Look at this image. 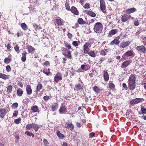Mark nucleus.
<instances>
[{"label": "nucleus", "mask_w": 146, "mask_h": 146, "mask_svg": "<svg viewBox=\"0 0 146 146\" xmlns=\"http://www.w3.org/2000/svg\"><path fill=\"white\" fill-rule=\"evenodd\" d=\"M28 51L29 53H34L35 51V49L34 48L31 46L28 45L27 46Z\"/></svg>", "instance_id": "nucleus-22"}, {"label": "nucleus", "mask_w": 146, "mask_h": 146, "mask_svg": "<svg viewBox=\"0 0 146 146\" xmlns=\"http://www.w3.org/2000/svg\"><path fill=\"white\" fill-rule=\"evenodd\" d=\"M9 78V75H7L3 74L0 73V78L4 80H7Z\"/></svg>", "instance_id": "nucleus-25"}, {"label": "nucleus", "mask_w": 146, "mask_h": 146, "mask_svg": "<svg viewBox=\"0 0 146 146\" xmlns=\"http://www.w3.org/2000/svg\"><path fill=\"white\" fill-rule=\"evenodd\" d=\"M62 54L64 56L68 58H70L71 56V52L69 51H68L67 52L65 51L62 50Z\"/></svg>", "instance_id": "nucleus-23"}, {"label": "nucleus", "mask_w": 146, "mask_h": 146, "mask_svg": "<svg viewBox=\"0 0 146 146\" xmlns=\"http://www.w3.org/2000/svg\"><path fill=\"white\" fill-rule=\"evenodd\" d=\"M100 8L101 10L103 12L105 13V10L106 9L105 2L104 0H100Z\"/></svg>", "instance_id": "nucleus-9"}, {"label": "nucleus", "mask_w": 146, "mask_h": 146, "mask_svg": "<svg viewBox=\"0 0 146 146\" xmlns=\"http://www.w3.org/2000/svg\"><path fill=\"white\" fill-rule=\"evenodd\" d=\"M65 47L68 49H71V47L69 43L66 42L65 43Z\"/></svg>", "instance_id": "nucleus-45"}, {"label": "nucleus", "mask_w": 146, "mask_h": 146, "mask_svg": "<svg viewBox=\"0 0 146 146\" xmlns=\"http://www.w3.org/2000/svg\"><path fill=\"white\" fill-rule=\"evenodd\" d=\"M32 124H28L26 126V128L28 130H30L31 128H32Z\"/></svg>", "instance_id": "nucleus-48"}, {"label": "nucleus", "mask_w": 146, "mask_h": 146, "mask_svg": "<svg viewBox=\"0 0 146 146\" xmlns=\"http://www.w3.org/2000/svg\"><path fill=\"white\" fill-rule=\"evenodd\" d=\"M32 127L33 128L35 131L36 132L38 131V129L39 128V127L38 126V125L35 124H32Z\"/></svg>", "instance_id": "nucleus-31"}, {"label": "nucleus", "mask_w": 146, "mask_h": 146, "mask_svg": "<svg viewBox=\"0 0 146 146\" xmlns=\"http://www.w3.org/2000/svg\"><path fill=\"white\" fill-rule=\"evenodd\" d=\"M79 83L78 84L76 85L75 88H76L78 90L80 91H83V89L82 88L83 87V84L82 81L80 80V78H79Z\"/></svg>", "instance_id": "nucleus-5"}, {"label": "nucleus", "mask_w": 146, "mask_h": 146, "mask_svg": "<svg viewBox=\"0 0 146 146\" xmlns=\"http://www.w3.org/2000/svg\"><path fill=\"white\" fill-rule=\"evenodd\" d=\"M14 49L17 52H18L19 50V47L17 45H16L14 47Z\"/></svg>", "instance_id": "nucleus-49"}, {"label": "nucleus", "mask_w": 146, "mask_h": 146, "mask_svg": "<svg viewBox=\"0 0 146 146\" xmlns=\"http://www.w3.org/2000/svg\"><path fill=\"white\" fill-rule=\"evenodd\" d=\"M21 26L23 29L25 31L27 30L28 29L27 26L25 23H22L21 24Z\"/></svg>", "instance_id": "nucleus-32"}, {"label": "nucleus", "mask_w": 146, "mask_h": 146, "mask_svg": "<svg viewBox=\"0 0 146 146\" xmlns=\"http://www.w3.org/2000/svg\"><path fill=\"white\" fill-rule=\"evenodd\" d=\"M67 36L68 38L70 39L72 37V35L70 33H68L67 34Z\"/></svg>", "instance_id": "nucleus-55"}, {"label": "nucleus", "mask_w": 146, "mask_h": 146, "mask_svg": "<svg viewBox=\"0 0 146 146\" xmlns=\"http://www.w3.org/2000/svg\"><path fill=\"white\" fill-rule=\"evenodd\" d=\"M85 13L92 17H95L96 16V14L91 11L85 10Z\"/></svg>", "instance_id": "nucleus-16"}, {"label": "nucleus", "mask_w": 146, "mask_h": 146, "mask_svg": "<svg viewBox=\"0 0 146 146\" xmlns=\"http://www.w3.org/2000/svg\"><path fill=\"white\" fill-rule=\"evenodd\" d=\"M136 10V9L134 7H132L127 9L125 11V13L127 14L135 12Z\"/></svg>", "instance_id": "nucleus-19"}, {"label": "nucleus", "mask_w": 146, "mask_h": 146, "mask_svg": "<svg viewBox=\"0 0 146 146\" xmlns=\"http://www.w3.org/2000/svg\"><path fill=\"white\" fill-rule=\"evenodd\" d=\"M121 21L123 22H125L128 20V19L127 16V14H124L123 15H122L121 17Z\"/></svg>", "instance_id": "nucleus-27"}, {"label": "nucleus", "mask_w": 146, "mask_h": 146, "mask_svg": "<svg viewBox=\"0 0 146 146\" xmlns=\"http://www.w3.org/2000/svg\"><path fill=\"white\" fill-rule=\"evenodd\" d=\"M59 111L60 114L65 113L67 111L66 106L64 105H62L60 106Z\"/></svg>", "instance_id": "nucleus-6"}, {"label": "nucleus", "mask_w": 146, "mask_h": 146, "mask_svg": "<svg viewBox=\"0 0 146 146\" xmlns=\"http://www.w3.org/2000/svg\"><path fill=\"white\" fill-rule=\"evenodd\" d=\"M120 38L119 36L115 38L110 43V45H113L115 44L116 45H118L120 42V41L119 40Z\"/></svg>", "instance_id": "nucleus-8"}, {"label": "nucleus", "mask_w": 146, "mask_h": 146, "mask_svg": "<svg viewBox=\"0 0 146 146\" xmlns=\"http://www.w3.org/2000/svg\"><path fill=\"white\" fill-rule=\"evenodd\" d=\"M134 21V25L136 26H138L139 25V21L136 20Z\"/></svg>", "instance_id": "nucleus-53"}, {"label": "nucleus", "mask_w": 146, "mask_h": 146, "mask_svg": "<svg viewBox=\"0 0 146 146\" xmlns=\"http://www.w3.org/2000/svg\"><path fill=\"white\" fill-rule=\"evenodd\" d=\"M85 9L89 8L90 7V5L88 3H86L84 6Z\"/></svg>", "instance_id": "nucleus-52"}, {"label": "nucleus", "mask_w": 146, "mask_h": 146, "mask_svg": "<svg viewBox=\"0 0 146 146\" xmlns=\"http://www.w3.org/2000/svg\"><path fill=\"white\" fill-rule=\"evenodd\" d=\"M27 53L25 51L22 53V56L21 58V60L23 62H25V61L26 59V56Z\"/></svg>", "instance_id": "nucleus-26"}, {"label": "nucleus", "mask_w": 146, "mask_h": 146, "mask_svg": "<svg viewBox=\"0 0 146 146\" xmlns=\"http://www.w3.org/2000/svg\"><path fill=\"white\" fill-rule=\"evenodd\" d=\"M71 12L73 13L74 14L76 15H78L79 14V12L77 9L75 7L73 6L70 9Z\"/></svg>", "instance_id": "nucleus-20"}, {"label": "nucleus", "mask_w": 146, "mask_h": 146, "mask_svg": "<svg viewBox=\"0 0 146 146\" xmlns=\"http://www.w3.org/2000/svg\"><path fill=\"white\" fill-rule=\"evenodd\" d=\"M141 111L142 112V113L144 114H146V108L144 106H141Z\"/></svg>", "instance_id": "nucleus-40"}, {"label": "nucleus", "mask_w": 146, "mask_h": 146, "mask_svg": "<svg viewBox=\"0 0 146 146\" xmlns=\"http://www.w3.org/2000/svg\"><path fill=\"white\" fill-rule=\"evenodd\" d=\"M102 29L103 26L100 22H98L94 24V30L96 33H100Z\"/></svg>", "instance_id": "nucleus-2"}, {"label": "nucleus", "mask_w": 146, "mask_h": 146, "mask_svg": "<svg viewBox=\"0 0 146 146\" xmlns=\"http://www.w3.org/2000/svg\"><path fill=\"white\" fill-rule=\"evenodd\" d=\"M26 90L27 91H32L31 86L29 85L27 86Z\"/></svg>", "instance_id": "nucleus-47"}, {"label": "nucleus", "mask_w": 146, "mask_h": 146, "mask_svg": "<svg viewBox=\"0 0 146 146\" xmlns=\"http://www.w3.org/2000/svg\"><path fill=\"white\" fill-rule=\"evenodd\" d=\"M65 7H66V9L67 10H70V7L69 5V4L67 3H66L65 4Z\"/></svg>", "instance_id": "nucleus-50"}, {"label": "nucleus", "mask_w": 146, "mask_h": 146, "mask_svg": "<svg viewBox=\"0 0 146 146\" xmlns=\"http://www.w3.org/2000/svg\"><path fill=\"white\" fill-rule=\"evenodd\" d=\"M33 26L36 31L37 29L39 30L41 29L40 26L37 25L36 23H33Z\"/></svg>", "instance_id": "nucleus-29"}, {"label": "nucleus", "mask_w": 146, "mask_h": 146, "mask_svg": "<svg viewBox=\"0 0 146 146\" xmlns=\"http://www.w3.org/2000/svg\"><path fill=\"white\" fill-rule=\"evenodd\" d=\"M50 69H48V70L44 69L43 70V72L46 75L48 76L50 74V72L49 71Z\"/></svg>", "instance_id": "nucleus-34"}, {"label": "nucleus", "mask_w": 146, "mask_h": 146, "mask_svg": "<svg viewBox=\"0 0 146 146\" xmlns=\"http://www.w3.org/2000/svg\"><path fill=\"white\" fill-rule=\"evenodd\" d=\"M108 51L106 49H104L101 51L100 52V54L102 56H105L106 54Z\"/></svg>", "instance_id": "nucleus-36"}, {"label": "nucleus", "mask_w": 146, "mask_h": 146, "mask_svg": "<svg viewBox=\"0 0 146 146\" xmlns=\"http://www.w3.org/2000/svg\"><path fill=\"white\" fill-rule=\"evenodd\" d=\"M65 127L70 130H72L74 128V125L72 122H66Z\"/></svg>", "instance_id": "nucleus-11"}, {"label": "nucleus", "mask_w": 146, "mask_h": 146, "mask_svg": "<svg viewBox=\"0 0 146 146\" xmlns=\"http://www.w3.org/2000/svg\"><path fill=\"white\" fill-rule=\"evenodd\" d=\"M21 118L20 117H19L17 119H15L14 120V122L16 124H19L21 123Z\"/></svg>", "instance_id": "nucleus-43"}, {"label": "nucleus", "mask_w": 146, "mask_h": 146, "mask_svg": "<svg viewBox=\"0 0 146 146\" xmlns=\"http://www.w3.org/2000/svg\"><path fill=\"white\" fill-rule=\"evenodd\" d=\"M78 22L80 25H84L86 23V22L83 20V19L81 18H79L78 20Z\"/></svg>", "instance_id": "nucleus-28"}, {"label": "nucleus", "mask_w": 146, "mask_h": 146, "mask_svg": "<svg viewBox=\"0 0 146 146\" xmlns=\"http://www.w3.org/2000/svg\"><path fill=\"white\" fill-rule=\"evenodd\" d=\"M11 59L7 57L5 58L4 61V62L5 63L7 64L11 62Z\"/></svg>", "instance_id": "nucleus-42"}, {"label": "nucleus", "mask_w": 146, "mask_h": 146, "mask_svg": "<svg viewBox=\"0 0 146 146\" xmlns=\"http://www.w3.org/2000/svg\"><path fill=\"white\" fill-rule=\"evenodd\" d=\"M58 108V106L57 104H56L55 105H53L52 106L51 108L52 111H55Z\"/></svg>", "instance_id": "nucleus-37"}, {"label": "nucleus", "mask_w": 146, "mask_h": 146, "mask_svg": "<svg viewBox=\"0 0 146 146\" xmlns=\"http://www.w3.org/2000/svg\"><path fill=\"white\" fill-rule=\"evenodd\" d=\"M62 74L59 72H58L54 78V81L56 82H58L60 81L61 80L62 78Z\"/></svg>", "instance_id": "nucleus-4"}, {"label": "nucleus", "mask_w": 146, "mask_h": 146, "mask_svg": "<svg viewBox=\"0 0 146 146\" xmlns=\"http://www.w3.org/2000/svg\"><path fill=\"white\" fill-rule=\"evenodd\" d=\"M55 22L59 26H61L63 25L64 22L61 19H56Z\"/></svg>", "instance_id": "nucleus-21"}, {"label": "nucleus", "mask_w": 146, "mask_h": 146, "mask_svg": "<svg viewBox=\"0 0 146 146\" xmlns=\"http://www.w3.org/2000/svg\"><path fill=\"white\" fill-rule=\"evenodd\" d=\"M12 87L11 86H9L7 88V90L9 91H11L12 90Z\"/></svg>", "instance_id": "nucleus-56"}, {"label": "nucleus", "mask_w": 146, "mask_h": 146, "mask_svg": "<svg viewBox=\"0 0 146 146\" xmlns=\"http://www.w3.org/2000/svg\"><path fill=\"white\" fill-rule=\"evenodd\" d=\"M92 43L90 42H86L83 46V51L84 54H86L89 51Z\"/></svg>", "instance_id": "nucleus-3"}, {"label": "nucleus", "mask_w": 146, "mask_h": 146, "mask_svg": "<svg viewBox=\"0 0 146 146\" xmlns=\"http://www.w3.org/2000/svg\"><path fill=\"white\" fill-rule=\"evenodd\" d=\"M136 49L143 53L146 52V48L143 45L137 46L136 47Z\"/></svg>", "instance_id": "nucleus-12"}, {"label": "nucleus", "mask_w": 146, "mask_h": 146, "mask_svg": "<svg viewBox=\"0 0 146 146\" xmlns=\"http://www.w3.org/2000/svg\"><path fill=\"white\" fill-rule=\"evenodd\" d=\"M71 70H72V71H71V72H70V75L73 76L74 74V72L73 71V68H71Z\"/></svg>", "instance_id": "nucleus-60"}, {"label": "nucleus", "mask_w": 146, "mask_h": 146, "mask_svg": "<svg viewBox=\"0 0 146 146\" xmlns=\"http://www.w3.org/2000/svg\"><path fill=\"white\" fill-rule=\"evenodd\" d=\"M89 54L90 56L94 57L96 56V54L93 51H90V52L88 51V53H87Z\"/></svg>", "instance_id": "nucleus-30"}, {"label": "nucleus", "mask_w": 146, "mask_h": 146, "mask_svg": "<svg viewBox=\"0 0 146 146\" xmlns=\"http://www.w3.org/2000/svg\"><path fill=\"white\" fill-rule=\"evenodd\" d=\"M131 62L132 61L131 60H126L122 64L121 66L122 68H125L129 66Z\"/></svg>", "instance_id": "nucleus-10"}, {"label": "nucleus", "mask_w": 146, "mask_h": 146, "mask_svg": "<svg viewBox=\"0 0 146 146\" xmlns=\"http://www.w3.org/2000/svg\"><path fill=\"white\" fill-rule=\"evenodd\" d=\"M122 86L123 88H124L125 89H127V85L125 83H123L122 84Z\"/></svg>", "instance_id": "nucleus-62"}, {"label": "nucleus", "mask_w": 146, "mask_h": 146, "mask_svg": "<svg viewBox=\"0 0 146 146\" xmlns=\"http://www.w3.org/2000/svg\"><path fill=\"white\" fill-rule=\"evenodd\" d=\"M105 60V58H104L102 57L100 59L99 62L100 63L102 62L103 61Z\"/></svg>", "instance_id": "nucleus-64"}, {"label": "nucleus", "mask_w": 146, "mask_h": 146, "mask_svg": "<svg viewBox=\"0 0 146 146\" xmlns=\"http://www.w3.org/2000/svg\"><path fill=\"white\" fill-rule=\"evenodd\" d=\"M23 94V92H17V95L19 96H21Z\"/></svg>", "instance_id": "nucleus-59"}, {"label": "nucleus", "mask_w": 146, "mask_h": 146, "mask_svg": "<svg viewBox=\"0 0 146 146\" xmlns=\"http://www.w3.org/2000/svg\"><path fill=\"white\" fill-rule=\"evenodd\" d=\"M135 74H131L129 76L128 83L129 85V88L131 90H134L135 86Z\"/></svg>", "instance_id": "nucleus-1"}, {"label": "nucleus", "mask_w": 146, "mask_h": 146, "mask_svg": "<svg viewBox=\"0 0 146 146\" xmlns=\"http://www.w3.org/2000/svg\"><path fill=\"white\" fill-rule=\"evenodd\" d=\"M134 53L132 50H131L126 52L123 55V56L126 57L134 56L133 55Z\"/></svg>", "instance_id": "nucleus-14"}, {"label": "nucleus", "mask_w": 146, "mask_h": 146, "mask_svg": "<svg viewBox=\"0 0 146 146\" xmlns=\"http://www.w3.org/2000/svg\"><path fill=\"white\" fill-rule=\"evenodd\" d=\"M56 134L60 138L62 139L64 137V135L61 133L59 131H57Z\"/></svg>", "instance_id": "nucleus-35"}, {"label": "nucleus", "mask_w": 146, "mask_h": 146, "mask_svg": "<svg viewBox=\"0 0 146 146\" xmlns=\"http://www.w3.org/2000/svg\"><path fill=\"white\" fill-rule=\"evenodd\" d=\"M81 68L83 70H87L90 68V66L88 64L85 63L81 65Z\"/></svg>", "instance_id": "nucleus-15"}, {"label": "nucleus", "mask_w": 146, "mask_h": 146, "mask_svg": "<svg viewBox=\"0 0 146 146\" xmlns=\"http://www.w3.org/2000/svg\"><path fill=\"white\" fill-rule=\"evenodd\" d=\"M43 142L45 146L47 145L48 144V143L47 140L45 139H44L43 140Z\"/></svg>", "instance_id": "nucleus-58"}, {"label": "nucleus", "mask_w": 146, "mask_h": 146, "mask_svg": "<svg viewBox=\"0 0 146 146\" xmlns=\"http://www.w3.org/2000/svg\"><path fill=\"white\" fill-rule=\"evenodd\" d=\"M6 113V110L4 109H0V116L2 118H4Z\"/></svg>", "instance_id": "nucleus-18"}, {"label": "nucleus", "mask_w": 146, "mask_h": 146, "mask_svg": "<svg viewBox=\"0 0 146 146\" xmlns=\"http://www.w3.org/2000/svg\"><path fill=\"white\" fill-rule=\"evenodd\" d=\"M93 90L94 91H98L99 90V88L98 87L96 86H95L93 88Z\"/></svg>", "instance_id": "nucleus-57"}, {"label": "nucleus", "mask_w": 146, "mask_h": 146, "mask_svg": "<svg viewBox=\"0 0 146 146\" xmlns=\"http://www.w3.org/2000/svg\"><path fill=\"white\" fill-rule=\"evenodd\" d=\"M43 99L44 100H48L49 99V96H44Z\"/></svg>", "instance_id": "nucleus-61"}, {"label": "nucleus", "mask_w": 146, "mask_h": 146, "mask_svg": "<svg viewBox=\"0 0 146 146\" xmlns=\"http://www.w3.org/2000/svg\"><path fill=\"white\" fill-rule=\"evenodd\" d=\"M130 43V42L128 41H126L125 42H122L120 44V46L123 48H125L129 46Z\"/></svg>", "instance_id": "nucleus-17"}, {"label": "nucleus", "mask_w": 146, "mask_h": 146, "mask_svg": "<svg viewBox=\"0 0 146 146\" xmlns=\"http://www.w3.org/2000/svg\"><path fill=\"white\" fill-rule=\"evenodd\" d=\"M109 88H110V89H111L112 90H113V88L115 87V85L111 82H109Z\"/></svg>", "instance_id": "nucleus-39"}, {"label": "nucleus", "mask_w": 146, "mask_h": 146, "mask_svg": "<svg viewBox=\"0 0 146 146\" xmlns=\"http://www.w3.org/2000/svg\"><path fill=\"white\" fill-rule=\"evenodd\" d=\"M118 32V30L116 29L111 30L109 31L108 36L109 37H111L112 35L116 34Z\"/></svg>", "instance_id": "nucleus-13"}, {"label": "nucleus", "mask_w": 146, "mask_h": 146, "mask_svg": "<svg viewBox=\"0 0 146 146\" xmlns=\"http://www.w3.org/2000/svg\"><path fill=\"white\" fill-rule=\"evenodd\" d=\"M18 114V112L17 111L15 110L14 112L13 116V117H15L17 116Z\"/></svg>", "instance_id": "nucleus-54"}, {"label": "nucleus", "mask_w": 146, "mask_h": 146, "mask_svg": "<svg viewBox=\"0 0 146 146\" xmlns=\"http://www.w3.org/2000/svg\"><path fill=\"white\" fill-rule=\"evenodd\" d=\"M31 110L34 112H36L38 110V107L36 106H33L31 107Z\"/></svg>", "instance_id": "nucleus-33"}, {"label": "nucleus", "mask_w": 146, "mask_h": 146, "mask_svg": "<svg viewBox=\"0 0 146 146\" xmlns=\"http://www.w3.org/2000/svg\"><path fill=\"white\" fill-rule=\"evenodd\" d=\"M89 136L90 137H93L94 136V133L93 132H92L90 133Z\"/></svg>", "instance_id": "nucleus-63"}, {"label": "nucleus", "mask_w": 146, "mask_h": 146, "mask_svg": "<svg viewBox=\"0 0 146 146\" xmlns=\"http://www.w3.org/2000/svg\"><path fill=\"white\" fill-rule=\"evenodd\" d=\"M6 69L7 71L9 72L11 70V68L9 65H7L6 67Z\"/></svg>", "instance_id": "nucleus-51"}, {"label": "nucleus", "mask_w": 146, "mask_h": 146, "mask_svg": "<svg viewBox=\"0 0 146 146\" xmlns=\"http://www.w3.org/2000/svg\"><path fill=\"white\" fill-rule=\"evenodd\" d=\"M143 98H137L132 100L130 102L131 105H134L139 103L142 101H143Z\"/></svg>", "instance_id": "nucleus-7"}, {"label": "nucleus", "mask_w": 146, "mask_h": 146, "mask_svg": "<svg viewBox=\"0 0 146 146\" xmlns=\"http://www.w3.org/2000/svg\"><path fill=\"white\" fill-rule=\"evenodd\" d=\"M103 76L104 80L106 81H108L109 78V75L108 73L106 71H104Z\"/></svg>", "instance_id": "nucleus-24"}, {"label": "nucleus", "mask_w": 146, "mask_h": 146, "mask_svg": "<svg viewBox=\"0 0 146 146\" xmlns=\"http://www.w3.org/2000/svg\"><path fill=\"white\" fill-rule=\"evenodd\" d=\"M25 133L27 134V136H29L30 137L32 136L33 138H34L35 137L34 135L32 133L28 131H26Z\"/></svg>", "instance_id": "nucleus-41"}, {"label": "nucleus", "mask_w": 146, "mask_h": 146, "mask_svg": "<svg viewBox=\"0 0 146 146\" xmlns=\"http://www.w3.org/2000/svg\"><path fill=\"white\" fill-rule=\"evenodd\" d=\"M42 87V85L41 84H38L37 86V91H39L40 90Z\"/></svg>", "instance_id": "nucleus-46"}, {"label": "nucleus", "mask_w": 146, "mask_h": 146, "mask_svg": "<svg viewBox=\"0 0 146 146\" xmlns=\"http://www.w3.org/2000/svg\"><path fill=\"white\" fill-rule=\"evenodd\" d=\"M80 43L79 41H74L72 42V44L75 46H78Z\"/></svg>", "instance_id": "nucleus-38"}, {"label": "nucleus", "mask_w": 146, "mask_h": 146, "mask_svg": "<svg viewBox=\"0 0 146 146\" xmlns=\"http://www.w3.org/2000/svg\"><path fill=\"white\" fill-rule=\"evenodd\" d=\"M18 106V104L17 103H14L12 105L13 108L16 109Z\"/></svg>", "instance_id": "nucleus-44"}]
</instances>
